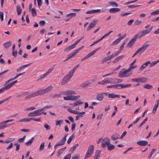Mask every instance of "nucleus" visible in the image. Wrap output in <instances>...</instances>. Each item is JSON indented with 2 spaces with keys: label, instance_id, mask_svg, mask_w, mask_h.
I'll use <instances>...</instances> for the list:
<instances>
[{
  "label": "nucleus",
  "instance_id": "de8ad7c7",
  "mask_svg": "<svg viewBox=\"0 0 159 159\" xmlns=\"http://www.w3.org/2000/svg\"><path fill=\"white\" fill-rule=\"evenodd\" d=\"M158 106V104H156L155 105V106L153 109V111L152 112L154 114L156 112Z\"/></svg>",
  "mask_w": 159,
  "mask_h": 159
},
{
  "label": "nucleus",
  "instance_id": "49530a36",
  "mask_svg": "<svg viewBox=\"0 0 159 159\" xmlns=\"http://www.w3.org/2000/svg\"><path fill=\"white\" fill-rule=\"evenodd\" d=\"M158 106V104H156L155 105V106L153 109V111L152 112L154 114L156 112Z\"/></svg>",
  "mask_w": 159,
  "mask_h": 159
},
{
  "label": "nucleus",
  "instance_id": "774afa93",
  "mask_svg": "<svg viewBox=\"0 0 159 159\" xmlns=\"http://www.w3.org/2000/svg\"><path fill=\"white\" fill-rule=\"evenodd\" d=\"M44 126L45 128L47 130H49L50 129V126L47 124H44Z\"/></svg>",
  "mask_w": 159,
  "mask_h": 159
},
{
  "label": "nucleus",
  "instance_id": "7ed1b4c3",
  "mask_svg": "<svg viewBox=\"0 0 159 159\" xmlns=\"http://www.w3.org/2000/svg\"><path fill=\"white\" fill-rule=\"evenodd\" d=\"M116 83L115 80L112 78L106 79L103 80L99 81L98 84H114Z\"/></svg>",
  "mask_w": 159,
  "mask_h": 159
},
{
  "label": "nucleus",
  "instance_id": "a19ab883",
  "mask_svg": "<svg viewBox=\"0 0 159 159\" xmlns=\"http://www.w3.org/2000/svg\"><path fill=\"white\" fill-rule=\"evenodd\" d=\"M144 88L147 89H151L152 88L153 86L149 84H145L143 87Z\"/></svg>",
  "mask_w": 159,
  "mask_h": 159
},
{
  "label": "nucleus",
  "instance_id": "a18cd8bd",
  "mask_svg": "<svg viewBox=\"0 0 159 159\" xmlns=\"http://www.w3.org/2000/svg\"><path fill=\"white\" fill-rule=\"evenodd\" d=\"M120 41V39L118 38L117 39H116L113 41L111 45H114L118 44Z\"/></svg>",
  "mask_w": 159,
  "mask_h": 159
},
{
  "label": "nucleus",
  "instance_id": "e2e57ef3",
  "mask_svg": "<svg viewBox=\"0 0 159 159\" xmlns=\"http://www.w3.org/2000/svg\"><path fill=\"white\" fill-rule=\"evenodd\" d=\"M11 97V96H10L9 98H5V99L0 101V105H1V104L4 103L6 102L7 101H8L9 99Z\"/></svg>",
  "mask_w": 159,
  "mask_h": 159
},
{
  "label": "nucleus",
  "instance_id": "72a5a7b5",
  "mask_svg": "<svg viewBox=\"0 0 159 159\" xmlns=\"http://www.w3.org/2000/svg\"><path fill=\"white\" fill-rule=\"evenodd\" d=\"M107 149L109 151L112 150L115 148L114 146L111 144H110V143L107 146Z\"/></svg>",
  "mask_w": 159,
  "mask_h": 159
},
{
  "label": "nucleus",
  "instance_id": "9d476101",
  "mask_svg": "<svg viewBox=\"0 0 159 159\" xmlns=\"http://www.w3.org/2000/svg\"><path fill=\"white\" fill-rule=\"evenodd\" d=\"M100 48L101 47H99V48L95 49L93 51L90 52L87 55H86L84 58H83L81 60V61H82L85 59H87V58H89V57H91V56L93 55L96 52V51H97L99 49H100Z\"/></svg>",
  "mask_w": 159,
  "mask_h": 159
},
{
  "label": "nucleus",
  "instance_id": "6e6552de",
  "mask_svg": "<svg viewBox=\"0 0 159 159\" xmlns=\"http://www.w3.org/2000/svg\"><path fill=\"white\" fill-rule=\"evenodd\" d=\"M129 71L128 69L124 71L120 72L119 74V77H125L129 76L132 74L131 73H129Z\"/></svg>",
  "mask_w": 159,
  "mask_h": 159
},
{
  "label": "nucleus",
  "instance_id": "bf43d9fd",
  "mask_svg": "<svg viewBox=\"0 0 159 159\" xmlns=\"http://www.w3.org/2000/svg\"><path fill=\"white\" fill-rule=\"evenodd\" d=\"M159 14V9L157 11H155L151 13L152 15H155L157 14Z\"/></svg>",
  "mask_w": 159,
  "mask_h": 159
},
{
  "label": "nucleus",
  "instance_id": "5701e85b",
  "mask_svg": "<svg viewBox=\"0 0 159 159\" xmlns=\"http://www.w3.org/2000/svg\"><path fill=\"white\" fill-rule=\"evenodd\" d=\"M101 10L100 9L97 10H91L90 11H88L86 12L87 14H91L93 13H97L100 12Z\"/></svg>",
  "mask_w": 159,
  "mask_h": 159
},
{
  "label": "nucleus",
  "instance_id": "bb28decb",
  "mask_svg": "<svg viewBox=\"0 0 159 159\" xmlns=\"http://www.w3.org/2000/svg\"><path fill=\"white\" fill-rule=\"evenodd\" d=\"M11 45V41H9L3 44V45L5 48H7L10 47Z\"/></svg>",
  "mask_w": 159,
  "mask_h": 159
},
{
  "label": "nucleus",
  "instance_id": "8fccbe9b",
  "mask_svg": "<svg viewBox=\"0 0 159 159\" xmlns=\"http://www.w3.org/2000/svg\"><path fill=\"white\" fill-rule=\"evenodd\" d=\"M101 153V150H97L96 151L94 156L99 158V156Z\"/></svg>",
  "mask_w": 159,
  "mask_h": 159
},
{
  "label": "nucleus",
  "instance_id": "423d86ee",
  "mask_svg": "<svg viewBox=\"0 0 159 159\" xmlns=\"http://www.w3.org/2000/svg\"><path fill=\"white\" fill-rule=\"evenodd\" d=\"M93 151L94 146L93 145H90L89 146L88 150L85 156V158H86L89 157L92 153L93 152Z\"/></svg>",
  "mask_w": 159,
  "mask_h": 159
},
{
  "label": "nucleus",
  "instance_id": "1a4fd4ad",
  "mask_svg": "<svg viewBox=\"0 0 159 159\" xmlns=\"http://www.w3.org/2000/svg\"><path fill=\"white\" fill-rule=\"evenodd\" d=\"M152 27L146 30H144L141 31L139 34H141L140 36H139L138 38H140L143 36L146 35L147 34H149L152 31Z\"/></svg>",
  "mask_w": 159,
  "mask_h": 159
},
{
  "label": "nucleus",
  "instance_id": "4be33fe9",
  "mask_svg": "<svg viewBox=\"0 0 159 159\" xmlns=\"http://www.w3.org/2000/svg\"><path fill=\"white\" fill-rule=\"evenodd\" d=\"M120 96L119 95L115 94L114 93H109L108 94V98H120Z\"/></svg>",
  "mask_w": 159,
  "mask_h": 159
},
{
  "label": "nucleus",
  "instance_id": "e433bc0d",
  "mask_svg": "<svg viewBox=\"0 0 159 159\" xmlns=\"http://www.w3.org/2000/svg\"><path fill=\"white\" fill-rule=\"evenodd\" d=\"M109 3L110 5L112 6L113 7H117L118 6V4L114 1L109 2Z\"/></svg>",
  "mask_w": 159,
  "mask_h": 159
},
{
  "label": "nucleus",
  "instance_id": "a878e982",
  "mask_svg": "<svg viewBox=\"0 0 159 159\" xmlns=\"http://www.w3.org/2000/svg\"><path fill=\"white\" fill-rule=\"evenodd\" d=\"M103 98L104 97L102 93H98L97 95L96 99L98 101H102L103 99Z\"/></svg>",
  "mask_w": 159,
  "mask_h": 159
},
{
  "label": "nucleus",
  "instance_id": "dca6fc26",
  "mask_svg": "<svg viewBox=\"0 0 159 159\" xmlns=\"http://www.w3.org/2000/svg\"><path fill=\"white\" fill-rule=\"evenodd\" d=\"M98 22L97 20H94L92 21L89 24V26L88 27L87 29V31L89 30L91 28L95 27L96 24Z\"/></svg>",
  "mask_w": 159,
  "mask_h": 159
},
{
  "label": "nucleus",
  "instance_id": "052dcab7",
  "mask_svg": "<svg viewBox=\"0 0 159 159\" xmlns=\"http://www.w3.org/2000/svg\"><path fill=\"white\" fill-rule=\"evenodd\" d=\"M64 151L61 149H59L57 151V157H59L61 154H62Z\"/></svg>",
  "mask_w": 159,
  "mask_h": 159
},
{
  "label": "nucleus",
  "instance_id": "c9c22d12",
  "mask_svg": "<svg viewBox=\"0 0 159 159\" xmlns=\"http://www.w3.org/2000/svg\"><path fill=\"white\" fill-rule=\"evenodd\" d=\"M159 62V59L157 60L156 61H152V62H150V66L151 67L154 66L156 65L157 63Z\"/></svg>",
  "mask_w": 159,
  "mask_h": 159
},
{
  "label": "nucleus",
  "instance_id": "f257e3e1",
  "mask_svg": "<svg viewBox=\"0 0 159 159\" xmlns=\"http://www.w3.org/2000/svg\"><path fill=\"white\" fill-rule=\"evenodd\" d=\"M53 88V87L52 86H49L46 87L45 89H43L39 90L34 92L31 93L30 95L25 97V98L29 99L31 98L35 97L39 95H42L44 94L47 93L51 91Z\"/></svg>",
  "mask_w": 159,
  "mask_h": 159
},
{
  "label": "nucleus",
  "instance_id": "680f3d73",
  "mask_svg": "<svg viewBox=\"0 0 159 159\" xmlns=\"http://www.w3.org/2000/svg\"><path fill=\"white\" fill-rule=\"evenodd\" d=\"M34 120L35 121H41V118H36L34 117H32L31 118V120Z\"/></svg>",
  "mask_w": 159,
  "mask_h": 159
},
{
  "label": "nucleus",
  "instance_id": "4468645a",
  "mask_svg": "<svg viewBox=\"0 0 159 159\" xmlns=\"http://www.w3.org/2000/svg\"><path fill=\"white\" fill-rule=\"evenodd\" d=\"M40 115H41L40 111L39 109L29 113L28 115V116L29 117H32L39 116Z\"/></svg>",
  "mask_w": 159,
  "mask_h": 159
},
{
  "label": "nucleus",
  "instance_id": "603ef678",
  "mask_svg": "<svg viewBox=\"0 0 159 159\" xmlns=\"http://www.w3.org/2000/svg\"><path fill=\"white\" fill-rule=\"evenodd\" d=\"M36 109L35 107H30L29 108H26L24 109L25 111H31L35 110Z\"/></svg>",
  "mask_w": 159,
  "mask_h": 159
},
{
  "label": "nucleus",
  "instance_id": "a211bd4d",
  "mask_svg": "<svg viewBox=\"0 0 159 159\" xmlns=\"http://www.w3.org/2000/svg\"><path fill=\"white\" fill-rule=\"evenodd\" d=\"M75 92L71 90H67L63 92V94L67 96H70L72 95L75 94Z\"/></svg>",
  "mask_w": 159,
  "mask_h": 159
},
{
  "label": "nucleus",
  "instance_id": "37998d69",
  "mask_svg": "<svg viewBox=\"0 0 159 159\" xmlns=\"http://www.w3.org/2000/svg\"><path fill=\"white\" fill-rule=\"evenodd\" d=\"M72 96H68L67 97H63L64 99L65 100H72Z\"/></svg>",
  "mask_w": 159,
  "mask_h": 159
},
{
  "label": "nucleus",
  "instance_id": "7c9ffc66",
  "mask_svg": "<svg viewBox=\"0 0 159 159\" xmlns=\"http://www.w3.org/2000/svg\"><path fill=\"white\" fill-rule=\"evenodd\" d=\"M18 77H19V76L17 74L16 75V76H15L14 78H11L9 80H8L7 81L5 82L4 84V85H6V84H8L9 83L10 81H12L16 79Z\"/></svg>",
  "mask_w": 159,
  "mask_h": 159
},
{
  "label": "nucleus",
  "instance_id": "5fc2aeb1",
  "mask_svg": "<svg viewBox=\"0 0 159 159\" xmlns=\"http://www.w3.org/2000/svg\"><path fill=\"white\" fill-rule=\"evenodd\" d=\"M79 146L78 144H76L75 146L72 147H71V149H72V153H73V152Z\"/></svg>",
  "mask_w": 159,
  "mask_h": 159
},
{
  "label": "nucleus",
  "instance_id": "ddd939ff",
  "mask_svg": "<svg viewBox=\"0 0 159 159\" xmlns=\"http://www.w3.org/2000/svg\"><path fill=\"white\" fill-rule=\"evenodd\" d=\"M131 85V84H115V88L116 89H120L122 88L130 87Z\"/></svg>",
  "mask_w": 159,
  "mask_h": 159
},
{
  "label": "nucleus",
  "instance_id": "79ce46f5",
  "mask_svg": "<svg viewBox=\"0 0 159 159\" xmlns=\"http://www.w3.org/2000/svg\"><path fill=\"white\" fill-rule=\"evenodd\" d=\"M55 121H56V125H59V126H60L61 124L63 122V121L62 120H57Z\"/></svg>",
  "mask_w": 159,
  "mask_h": 159
},
{
  "label": "nucleus",
  "instance_id": "f704fd0d",
  "mask_svg": "<svg viewBox=\"0 0 159 159\" xmlns=\"http://www.w3.org/2000/svg\"><path fill=\"white\" fill-rule=\"evenodd\" d=\"M34 139V137H32L30 140H29L28 142L25 143V145L28 146L31 145Z\"/></svg>",
  "mask_w": 159,
  "mask_h": 159
},
{
  "label": "nucleus",
  "instance_id": "c03bdc74",
  "mask_svg": "<svg viewBox=\"0 0 159 159\" xmlns=\"http://www.w3.org/2000/svg\"><path fill=\"white\" fill-rule=\"evenodd\" d=\"M142 22L141 20H137L135 21L134 25L135 26H138L140 25L142 23Z\"/></svg>",
  "mask_w": 159,
  "mask_h": 159
},
{
  "label": "nucleus",
  "instance_id": "c85d7f7f",
  "mask_svg": "<svg viewBox=\"0 0 159 159\" xmlns=\"http://www.w3.org/2000/svg\"><path fill=\"white\" fill-rule=\"evenodd\" d=\"M90 84V83L88 81H86L84 83L80 85V87L82 88H84L88 86Z\"/></svg>",
  "mask_w": 159,
  "mask_h": 159
},
{
  "label": "nucleus",
  "instance_id": "2f4dec72",
  "mask_svg": "<svg viewBox=\"0 0 159 159\" xmlns=\"http://www.w3.org/2000/svg\"><path fill=\"white\" fill-rule=\"evenodd\" d=\"M80 64H78L76 66H75L74 68L71 70L69 73L71 75H73V74L75 71L76 70V69H77V68L79 67V66Z\"/></svg>",
  "mask_w": 159,
  "mask_h": 159
},
{
  "label": "nucleus",
  "instance_id": "f8f14e48",
  "mask_svg": "<svg viewBox=\"0 0 159 159\" xmlns=\"http://www.w3.org/2000/svg\"><path fill=\"white\" fill-rule=\"evenodd\" d=\"M138 36V34H136L131 39L129 42L127 44V46L131 47L134 44L136 40L137 37Z\"/></svg>",
  "mask_w": 159,
  "mask_h": 159
},
{
  "label": "nucleus",
  "instance_id": "aec40b11",
  "mask_svg": "<svg viewBox=\"0 0 159 159\" xmlns=\"http://www.w3.org/2000/svg\"><path fill=\"white\" fill-rule=\"evenodd\" d=\"M76 13H70L69 14H68L66 16V17H67V18H66L64 20L66 21H68L72 17H75L76 16Z\"/></svg>",
  "mask_w": 159,
  "mask_h": 159
},
{
  "label": "nucleus",
  "instance_id": "412c9836",
  "mask_svg": "<svg viewBox=\"0 0 159 159\" xmlns=\"http://www.w3.org/2000/svg\"><path fill=\"white\" fill-rule=\"evenodd\" d=\"M137 143L140 146H144L148 144V142L146 141L141 140L138 141Z\"/></svg>",
  "mask_w": 159,
  "mask_h": 159
},
{
  "label": "nucleus",
  "instance_id": "4c0bfd02",
  "mask_svg": "<svg viewBox=\"0 0 159 159\" xmlns=\"http://www.w3.org/2000/svg\"><path fill=\"white\" fill-rule=\"evenodd\" d=\"M16 11L18 15H20L21 13L22 10L20 6H17Z\"/></svg>",
  "mask_w": 159,
  "mask_h": 159
},
{
  "label": "nucleus",
  "instance_id": "473e14b6",
  "mask_svg": "<svg viewBox=\"0 0 159 159\" xmlns=\"http://www.w3.org/2000/svg\"><path fill=\"white\" fill-rule=\"evenodd\" d=\"M124 56L123 55H122L120 56H119L117 58H116V59H115L113 61L114 63H116L118 62L119 60L123 59Z\"/></svg>",
  "mask_w": 159,
  "mask_h": 159
},
{
  "label": "nucleus",
  "instance_id": "39448f33",
  "mask_svg": "<svg viewBox=\"0 0 159 159\" xmlns=\"http://www.w3.org/2000/svg\"><path fill=\"white\" fill-rule=\"evenodd\" d=\"M72 75H71L69 72L63 78L61 84L62 85H64L68 83V82L70 80V79L72 77Z\"/></svg>",
  "mask_w": 159,
  "mask_h": 159
},
{
  "label": "nucleus",
  "instance_id": "b1692460",
  "mask_svg": "<svg viewBox=\"0 0 159 159\" xmlns=\"http://www.w3.org/2000/svg\"><path fill=\"white\" fill-rule=\"evenodd\" d=\"M120 10L119 8H112L109 9V12L111 13H114L116 12H119Z\"/></svg>",
  "mask_w": 159,
  "mask_h": 159
},
{
  "label": "nucleus",
  "instance_id": "6e6d98bb",
  "mask_svg": "<svg viewBox=\"0 0 159 159\" xmlns=\"http://www.w3.org/2000/svg\"><path fill=\"white\" fill-rule=\"evenodd\" d=\"M80 97V96L78 95L77 96H72V100H76L79 99Z\"/></svg>",
  "mask_w": 159,
  "mask_h": 159
},
{
  "label": "nucleus",
  "instance_id": "cd10ccee",
  "mask_svg": "<svg viewBox=\"0 0 159 159\" xmlns=\"http://www.w3.org/2000/svg\"><path fill=\"white\" fill-rule=\"evenodd\" d=\"M120 135L117 133H115L111 136V139L113 140H115L119 138Z\"/></svg>",
  "mask_w": 159,
  "mask_h": 159
},
{
  "label": "nucleus",
  "instance_id": "ea45409f",
  "mask_svg": "<svg viewBox=\"0 0 159 159\" xmlns=\"http://www.w3.org/2000/svg\"><path fill=\"white\" fill-rule=\"evenodd\" d=\"M32 15L33 16H35L37 15V12L35 8H33L31 9Z\"/></svg>",
  "mask_w": 159,
  "mask_h": 159
},
{
  "label": "nucleus",
  "instance_id": "393cba45",
  "mask_svg": "<svg viewBox=\"0 0 159 159\" xmlns=\"http://www.w3.org/2000/svg\"><path fill=\"white\" fill-rule=\"evenodd\" d=\"M75 46H76L75 45V44H72L71 45L66 48L64 49V51L66 52H67L68 51L74 48Z\"/></svg>",
  "mask_w": 159,
  "mask_h": 159
},
{
  "label": "nucleus",
  "instance_id": "3c124183",
  "mask_svg": "<svg viewBox=\"0 0 159 159\" xmlns=\"http://www.w3.org/2000/svg\"><path fill=\"white\" fill-rule=\"evenodd\" d=\"M136 67H137V66L136 65H131V64H130V67L127 69L129 70V71H130L131 70H132L133 69H134Z\"/></svg>",
  "mask_w": 159,
  "mask_h": 159
},
{
  "label": "nucleus",
  "instance_id": "09e8293b",
  "mask_svg": "<svg viewBox=\"0 0 159 159\" xmlns=\"http://www.w3.org/2000/svg\"><path fill=\"white\" fill-rule=\"evenodd\" d=\"M54 65L51 68L48 70L47 71L46 73L48 75L53 70L54 67Z\"/></svg>",
  "mask_w": 159,
  "mask_h": 159
},
{
  "label": "nucleus",
  "instance_id": "13d9d810",
  "mask_svg": "<svg viewBox=\"0 0 159 159\" xmlns=\"http://www.w3.org/2000/svg\"><path fill=\"white\" fill-rule=\"evenodd\" d=\"M155 149H152L151 151V152L149 154V156L148 157L149 159H150L151 158L152 156V155L154 153V152H155Z\"/></svg>",
  "mask_w": 159,
  "mask_h": 159
},
{
  "label": "nucleus",
  "instance_id": "0eeeda50",
  "mask_svg": "<svg viewBox=\"0 0 159 159\" xmlns=\"http://www.w3.org/2000/svg\"><path fill=\"white\" fill-rule=\"evenodd\" d=\"M83 47L84 46H81V47H80L78 49L75 50L71 53L68 54L67 56V58H68V59H69L72 57H74L76 55V54L79 51L81 50Z\"/></svg>",
  "mask_w": 159,
  "mask_h": 159
},
{
  "label": "nucleus",
  "instance_id": "0e129e2a",
  "mask_svg": "<svg viewBox=\"0 0 159 159\" xmlns=\"http://www.w3.org/2000/svg\"><path fill=\"white\" fill-rule=\"evenodd\" d=\"M75 105L77 106L78 105L83 104L84 102H82L81 100H79L78 101H76V102H75Z\"/></svg>",
  "mask_w": 159,
  "mask_h": 159
},
{
  "label": "nucleus",
  "instance_id": "9b49d317",
  "mask_svg": "<svg viewBox=\"0 0 159 159\" xmlns=\"http://www.w3.org/2000/svg\"><path fill=\"white\" fill-rule=\"evenodd\" d=\"M110 143V140L107 138H106L103 139L102 142V147L104 148Z\"/></svg>",
  "mask_w": 159,
  "mask_h": 159
},
{
  "label": "nucleus",
  "instance_id": "864d4df0",
  "mask_svg": "<svg viewBox=\"0 0 159 159\" xmlns=\"http://www.w3.org/2000/svg\"><path fill=\"white\" fill-rule=\"evenodd\" d=\"M44 142H43L41 143L39 149V151H41L43 150L44 146Z\"/></svg>",
  "mask_w": 159,
  "mask_h": 159
},
{
  "label": "nucleus",
  "instance_id": "f3484780",
  "mask_svg": "<svg viewBox=\"0 0 159 159\" xmlns=\"http://www.w3.org/2000/svg\"><path fill=\"white\" fill-rule=\"evenodd\" d=\"M147 79L145 77H142L141 78H134L132 79V81L133 82H145L147 81Z\"/></svg>",
  "mask_w": 159,
  "mask_h": 159
},
{
  "label": "nucleus",
  "instance_id": "338daca9",
  "mask_svg": "<svg viewBox=\"0 0 159 159\" xmlns=\"http://www.w3.org/2000/svg\"><path fill=\"white\" fill-rule=\"evenodd\" d=\"M80 157V155L79 154H78L72 157L71 159H79Z\"/></svg>",
  "mask_w": 159,
  "mask_h": 159
},
{
  "label": "nucleus",
  "instance_id": "c756f323",
  "mask_svg": "<svg viewBox=\"0 0 159 159\" xmlns=\"http://www.w3.org/2000/svg\"><path fill=\"white\" fill-rule=\"evenodd\" d=\"M31 120V118H24L21 119H20L18 122H28Z\"/></svg>",
  "mask_w": 159,
  "mask_h": 159
},
{
  "label": "nucleus",
  "instance_id": "58836bf2",
  "mask_svg": "<svg viewBox=\"0 0 159 159\" xmlns=\"http://www.w3.org/2000/svg\"><path fill=\"white\" fill-rule=\"evenodd\" d=\"M31 64V63H30L29 64L24 65L21 66L19 68L16 70L17 71V72L19 71L20 70L24 68L25 67L28 66H29Z\"/></svg>",
  "mask_w": 159,
  "mask_h": 159
},
{
  "label": "nucleus",
  "instance_id": "2eb2a0df",
  "mask_svg": "<svg viewBox=\"0 0 159 159\" xmlns=\"http://www.w3.org/2000/svg\"><path fill=\"white\" fill-rule=\"evenodd\" d=\"M17 82V80H15L10 84H7L5 85L6 86L2 88L3 91H4L5 90H7L10 88H11L13 85Z\"/></svg>",
  "mask_w": 159,
  "mask_h": 159
},
{
  "label": "nucleus",
  "instance_id": "4d7b16f0",
  "mask_svg": "<svg viewBox=\"0 0 159 159\" xmlns=\"http://www.w3.org/2000/svg\"><path fill=\"white\" fill-rule=\"evenodd\" d=\"M71 157V153L66 155L64 158L63 159H70Z\"/></svg>",
  "mask_w": 159,
  "mask_h": 159
},
{
  "label": "nucleus",
  "instance_id": "69168bd1",
  "mask_svg": "<svg viewBox=\"0 0 159 159\" xmlns=\"http://www.w3.org/2000/svg\"><path fill=\"white\" fill-rule=\"evenodd\" d=\"M110 60V59L109 56L106 57L103 60L102 63H103Z\"/></svg>",
  "mask_w": 159,
  "mask_h": 159
},
{
  "label": "nucleus",
  "instance_id": "f03ea898",
  "mask_svg": "<svg viewBox=\"0 0 159 159\" xmlns=\"http://www.w3.org/2000/svg\"><path fill=\"white\" fill-rule=\"evenodd\" d=\"M149 46V44H144L142 47L139 48L135 52L134 54V55L132 56V57H134V56L138 54H139L140 55L145 50H146Z\"/></svg>",
  "mask_w": 159,
  "mask_h": 159
},
{
  "label": "nucleus",
  "instance_id": "6ab92c4d",
  "mask_svg": "<svg viewBox=\"0 0 159 159\" xmlns=\"http://www.w3.org/2000/svg\"><path fill=\"white\" fill-rule=\"evenodd\" d=\"M68 134H66L65 135L64 137L62 138L61 140L58 143V145H59L60 146H62L64 144L66 140V138Z\"/></svg>",
  "mask_w": 159,
  "mask_h": 159
},
{
  "label": "nucleus",
  "instance_id": "20e7f679",
  "mask_svg": "<svg viewBox=\"0 0 159 159\" xmlns=\"http://www.w3.org/2000/svg\"><path fill=\"white\" fill-rule=\"evenodd\" d=\"M14 120V119H10L0 122V125H0V130L3 129L6 127H9L11 125H12V124H11L10 125L3 124L7 123L9 122L13 121Z\"/></svg>",
  "mask_w": 159,
  "mask_h": 159
}]
</instances>
